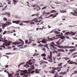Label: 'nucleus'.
Returning <instances> with one entry per match:
<instances>
[{
    "mask_svg": "<svg viewBox=\"0 0 77 77\" xmlns=\"http://www.w3.org/2000/svg\"><path fill=\"white\" fill-rule=\"evenodd\" d=\"M63 64V63H62L59 64L58 65V66H62V65Z\"/></svg>",
    "mask_w": 77,
    "mask_h": 77,
    "instance_id": "c03bdc74",
    "label": "nucleus"
},
{
    "mask_svg": "<svg viewBox=\"0 0 77 77\" xmlns=\"http://www.w3.org/2000/svg\"><path fill=\"white\" fill-rule=\"evenodd\" d=\"M65 39V36H63L61 37V39L63 40V39Z\"/></svg>",
    "mask_w": 77,
    "mask_h": 77,
    "instance_id": "6e6d98bb",
    "label": "nucleus"
},
{
    "mask_svg": "<svg viewBox=\"0 0 77 77\" xmlns=\"http://www.w3.org/2000/svg\"><path fill=\"white\" fill-rule=\"evenodd\" d=\"M7 7H8V5H6L5 7L2 9V11H5V10H6V8H7Z\"/></svg>",
    "mask_w": 77,
    "mask_h": 77,
    "instance_id": "72a5a7b5",
    "label": "nucleus"
},
{
    "mask_svg": "<svg viewBox=\"0 0 77 77\" xmlns=\"http://www.w3.org/2000/svg\"><path fill=\"white\" fill-rule=\"evenodd\" d=\"M29 42H28L27 44H29L30 43H32V41H33V38L32 37L30 36L29 38Z\"/></svg>",
    "mask_w": 77,
    "mask_h": 77,
    "instance_id": "ddd939ff",
    "label": "nucleus"
},
{
    "mask_svg": "<svg viewBox=\"0 0 77 77\" xmlns=\"http://www.w3.org/2000/svg\"><path fill=\"white\" fill-rule=\"evenodd\" d=\"M55 53H58V52H57V51H55V52L54 51L52 52V53H53V54H54Z\"/></svg>",
    "mask_w": 77,
    "mask_h": 77,
    "instance_id": "8fccbe9b",
    "label": "nucleus"
},
{
    "mask_svg": "<svg viewBox=\"0 0 77 77\" xmlns=\"http://www.w3.org/2000/svg\"><path fill=\"white\" fill-rule=\"evenodd\" d=\"M31 67V69L32 70H33L34 69H35V67H34V66L33 65H32L31 66H30Z\"/></svg>",
    "mask_w": 77,
    "mask_h": 77,
    "instance_id": "58836bf2",
    "label": "nucleus"
},
{
    "mask_svg": "<svg viewBox=\"0 0 77 77\" xmlns=\"http://www.w3.org/2000/svg\"><path fill=\"white\" fill-rule=\"evenodd\" d=\"M43 60H47V59L46 58H45V57H44L43 58Z\"/></svg>",
    "mask_w": 77,
    "mask_h": 77,
    "instance_id": "3c124183",
    "label": "nucleus"
},
{
    "mask_svg": "<svg viewBox=\"0 0 77 77\" xmlns=\"http://www.w3.org/2000/svg\"><path fill=\"white\" fill-rule=\"evenodd\" d=\"M36 20H37V18H34L33 20H32L34 22H35V23H38V21Z\"/></svg>",
    "mask_w": 77,
    "mask_h": 77,
    "instance_id": "2f4dec72",
    "label": "nucleus"
},
{
    "mask_svg": "<svg viewBox=\"0 0 77 77\" xmlns=\"http://www.w3.org/2000/svg\"><path fill=\"white\" fill-rule=\"evenodd\" d=\"M24 63H25L24 62H22L21 63H20V64H19V65L18 66V68H20V66L21 65H24Z\"/></svg>",
    "mask_w": 77,
    "mask_h": 77,
    "instance_id": "c756f323",
    "label": "nucleus"
},
{
    "mask_svg": "<svg viewBox=\"0 0 77 77\" xmlns=\"http://www.w3.org/2000/svg\"><path fill=\"white\" fill-rule=\"evenodd\" d=\"M58 48H63L64 49H66V48H74V49H75V47H74V46H58Z\"/></svg>",
    "mask_w": 77,
    "mask_h": 77,
    "instance_id": "39448f33",
    "label": "nucleus"
},
{
    "mask_svg": "<svg viewBox=\"0 0 77 77\" xmlns=\"http://www.w3.org/2000/svg\"><path fill=\"white\" fill-rule=\"evenodd\" d=\"M52 52H50V56H48V57H47V59L49 62H52L53 60H52Z\"/></svg>",
    "mask_w": 77,
    "mask_h": 77,
    "instance_id": "0eeeda50",
    "label": "nucleus"
},
{
    "mask_svg": "<svg viewBox=\"0 0 77 77\" xmlns=\"http://www.w3.org/2000/svg\"><path fill=\"white\" fill-rule=\"evenodd\" d=\"M73 39H76V40H77V38L75 37H73Z\"/></svg>",
    "mask_w": 77,
    "mask_h": 77,
    "instance_id": "338daca9",
    "label": "nucleus"
},
{
    "mask_svg": "<svg viewBox=\"0 0 77 77\" xmlns=\"http://www.w3.org/2000/svg\"><path fill=\"white\" fill-rule=\"evenodd\" d=\"M25 44H27L28 43V42H29V40H26L25 41Z\"/></svg>",
    "mask_w": 77,
    "mask_h": 77,
    "instance_id": "09e8293b",
    "label": "nucleus"
},
{
    "mask_svg": "<svg viewBox=\"0 0 77 77\" xmlns=\"http://www.w3.org/2000/svg\"><path fill=\"white\" fill-rule=\"evenodd\" d=\"M46 67H47V65H45V64H44L43 65L42 68H46Z\"/></svg>",
    "mask_w": 77,
    "mask_h": 77,
    "instance_id": "4c0bfd02",
    "label": "nucleus"
},
{
    "mask_svg": "<svg viewBox=\"0 0 77 77\" xmlns=\"http://www.w3.org/2000/svg\"><path fill=\"white\" fill-rule=\"evenodd\" d=\"M2 36L3 35H0V39H0V42H2H2L5 43L3 44L2 45H0V47H3V48H6L5 47L10 45L12 43V42L10 41H8V40H6V37H5L4 39L3 38H2Z\"/></svg>",
    "mask_w": 77,
    "mask_h": 77,
    "instance_id": "f257e3e1",
    "label": "nucleus"
},
{
    "mask_svg": "<svg viewBox=\"0 0 77 77\" xmlns=\"http://www.w3.org/2000/svg\"><path fill=\"white\" fill-rule=\"evenodd\" d=\"M6 33H7V31H5L3 33V35H5V34H6Z\"/></svg>",
    "mask_w": 77,
    "mask_h": 77,
    "instance_id": "603ef678",
    "label": "nucleus"
},
{
    "mask_svg": "<svg viewBox=\"0 0 77 77\" xmlns=\"http://www.w3.org/2000/svg\"><path fill=\"white\" fill-rule=\"evenodd\" d=\"M62 49H60L58 50V51H62Z\"/></svg>",
    "mask_w": 77,
    "mask_h": 77,
    "instance_id": "69168bd1",
    "label": "nucleus"
},
{
    "mask_svg": "<svg viewBox=\"0 0 77 77\" xmlns=\"http://www.w3.org/2000/svg\"><path fill=\"white\" fill-rule=\"evenodd\" d=\"M9 66L8 65H6L5 66V68H8Z\"/></svg>",
    "mask_w": 77,
    "mask_h": 77,
    "instance_id": "774afa93",
    "label": "nucleus"
},
{
    "mask_svg": "<svg viewBox=\"0 0 77 77\" xmlns=\"http://www.w3.org/2000/svg\"><path fill=\"white\" fill-rule=\"evenodd\" d=\"M66 72H60L59 73L60 75H65V74H66Z\"/></svg>",
    "mask_w": 77,
    "mask_h": 77,
    "instance_id": "412c9836",
    "label": "nucleus"
},
{
    "mask_svg": "<svg viewBox=\"0 0 77 77\" xmlns=\"http://www.w3.org/2000/svg\"><path fill=\"white\" fill-rule=\"evenodd\" d=\"M38 15H39V13H37V14H32V17H33L34 16H38Z\"/></svg>",
    "mask_w": 77,
    "mask_h": 77,
    "instance_id": "f704fd0d",
    "label": "nucleus"
},
{
    "mask_svg": "<svg viewBox=\"0 0 77 77\" xmlns=\"http://www.w3.org/2000/svg\"><path fill=\"white\" fill-rule=\"evenodd\" d=\"M47 41H48V40L46 39H42V41H41V42L42 43H43V44H47Z\"/></svg>",
    "mask_w": 77,
    "mask_h": 77,
    "instance_id": "f3484780",
    "label": "nucleus"
},
{
    "mask_svg": "<svg viewBox=\"0 0 77 77\" xmlns=\"http://www.w3.org/2000/svg\"><path fill=\"white\" fill-rule=\"evenodd\" d=\"M7 2H8V3L10 5L11 3V2H10V1H9V0H7Z\"/></svg>",
    "mask_w": 77,
    "mask_h": 77,
    "instance_id": "13d9d810",
    "label": "nucleus"
},
{
    "mask_svg": "<svg viewBox=\"0 0 77 77\" xmlns=\"http://www.w3.org/2000/svg\"><path fill=\"white\" fill-rule=\"evenodd\" d=\"M14 32H16V31H15V30H13V32H10V33H14Z\"/></svg>",
    "mask_w": 77,
    "mask_h": 77,
    "instance_id": "49530a36",
    "label": "nucleus"
},
{
    "mask_svg": "<svg viewBox=\"0 0 77 77\" xmlns=\"http://www.w3.org/2000/svg\"><path fill=\"white\" fill-rule=\"evenodd\" d=\"M21 72H22L20 73V75L23 76V75H24L25 77H27L28 76V74H33L35 72V71L34 70L32 71L31 72H28L27 70L25 69L24 70H21Z\"/></svg>",
    "mask_w": 77,
    "mask_h": 77,
    "instance_id": "f03ea898",
    "label": "nucleus"
},
{
    "mask_svg": "<svg viewBox=\"0 0 77 77\" xmlns=\"http://www.w3.org/2000/svg\"><path fill=\"white\" fill-rule=\"evenodd\" d=\"M35 63V59H32V60H29V61H27L26 62V63L28 64V65H32L33 63Z\"/></svg>",
    "mask_w": 77,
    "mask_h": 77,
    "instance_id": "423d86ee",
    "label": "nucleus"
},
{
    "mask_svg": "<svg viewBox=\"0 0 77 77\" xmlns=\"http://www.w3.org/2000/svg\"><path fill=\"white\" fill-rule=\"evenodd\" d=\"M15 73H10L9 75H8L9 77H14V75H13V74H14Z\"/></svg>",
    "mask_w": 77,
    "mask_h": 77,
    "instance_id": "aec40b11",
    "label": "nucleus"
},
{
    "mask_svg": "<svg viewBox=\"0 0 77 77\" xmlns=\"http://www.w3.org/2000/svg\"><path fill=\"white\" fill-rule=\"evenodd\" d=\"M40 65H42V64H44V63H46L47 64H48V62L45 61H40Z\"/></svg>",
    "mask_w": 77,
    "mask_h": 77,
    "instance_id": "2eb2a0df",
    "label": "nucleus"
},
{
    "mask_svg": "<svg viewBox=\"0 0 77 77\" xmlns=\"http://www.w3.org/2000/svg\"><path fill=\"white\" fill-rule=\"evenodd\" d=\"M7 26H10L11 24H12V23L11 22H9L8 21H7L6 22Z\"/></svg>",
    "mask_w": 77,
    "mask_h": 77,
    "instance_id": "4be33fe9",
    "label": "nucleus"
},
{
    "mask_svg": "<svg viewBox=\"0 0 77 77\" xmlns=\"http://www.w3.org/2000/svg\"><path fill=\"white\" fill-rule=\"evenodd\" d=\"M48 44H46V45H44V47H46L47 46H48Z\"/></svg>",
    "mask_w": 77,
    "mask_h": 77,
    "instance_id": "0e129e2a",
    "label": "nucleus"
},
{
    "mask_svg": "<svg viewBox=\"0 0 77 77\" xmlns=\"http://www.w3.org/2000/svg\"><path fill=\"white\" fill-rule=\"evenodd\" d=\"M1 15H7V13H4V14H1Z\"/></svg>",
    "mask_w": 77,
    "mask_h": 77,
    "instance_id": "4d7b16f0",
    "label": "nucleus"
},
{
    "mask_svg": "<svg viewBox=\"0 0 77 77\" xmlns=\"http://www.w3.org/2000/svg\"><path fill=\"white\" fill-rule=\"evenodd\" d=\"M42 29H43H43H46V27H45L44 28V26H42Z\"/></svg>",
    "mask_w": 77,
    "mask_h": 77,
    "instance_id": "e2e57ef3",
    "label": "nucleus"
},
{
    "mask_svg": "<svg viewBox=\"0 0 77 77\" xmlns=\"http://www.w3.org/2000/svg\"><path fill=\"white\" fill-rule=\"evenodd\" d=\"M16 75H20V74L19 73H17V74H15L14 75V77H17L18 76Z\"/></svg>",
    "mask_w": 77,
    "mask_h": 77,
    "instance_id": "79ce46f5",
    "label": "nucleus"
},
{
    "mask_svg": "<svg viewBox=\"0 0 77 77\" xmlns=\"http://www.w3.org/2000/svg\"><path fill=\"white\" fill-rule=\"evenodd\" d=\"M27 71L28 72H29V71H32V69L31 68H29Z\"/></svg>",
    "mask_w": 77,
    "mask_h": 77,
    "instance_id": "864d4df0",
    "label": "nucleus"
},
{
    "mask_svg": "<svg viewBox=\"0 0 77 77\" xmlns=\"http://www.w3.org/2000/svg\"><path fill=\"white\" fill-rule=\"evenodd\" d=\"M19 41H20L21 42H15L13 43V44L15 45H18V44H22L20 45H18L17 47H21L24 44V42L23 41V40L21 39H19L18 40Z\"/></svg>",
    "mask_w": 77,
    "mask_h": 77,
    "instance_id": "20e7f679",
    "label": "nucleus"
},
{
    "mask_svg": "<svg viewBox=\"0 0 77 77\" xmlns=\"http://www.w3.org/2000/svg\"><path fill=\"white\" fill-rule=\"evenodd\" d=\"M35 71V72L36 74H38V73H39V72L38 71V69H36Z\"/></svg>",
    "mask_w": 77,
    "mask_h": 77,
    "instance_id": "e433bc0d",
    "label": "nucleus"
},
{
    "mask_svg": "<svg viewBox=\"0 0 77 77\" xmlns=\"http://www.w3.org/2000/svg\"><path fill=\"white\" fill-rule=\"evenodd\" d=\"M3 20L5 21H6L8 20V19H7V18H6V17H4L3 18Z\"/></svg>",
    "mask_w": 77,
    "mask_h": 77,
    "instance_id": "a18cd8bd",
    "label": "nucleus"
},
{
    "mask_svg": "<svg viewBox=\"0 0 77 77\" xmlns=\"http://www.w3.org/2000/svg\"><path fill=\"white\" fill-rule=\"evenodd\" d=\"M71 60H69L67 62L68 64H75V65H77V63L76 62H72V61H71Z\"/></svg>",
    "mask_w": 77,
    "mask_h": 77,
    "instance_id": "f8f14e48",
    "label": "nucleus"
},
{
    "mask_svg": "<svg viewBox=\"0 0 77 77\" xmlns=\"http://www.w3.org/2000/svg\"><path fill=\"white\" fill-rule=\"evenodd\" d=\"M63 59H65V60H69V58L66 57H64L63 58Z\"/></svg>",
    "mask_w": 77,
    "mask_h": 77,
    "instance_id": "393cba45",
    "label": "nucleus"
},
{
    "mask_svg": "<svg viewBox=\"0 0 77 77\" xmlns=\"http://www.w3.org/2000/svg\"><path fill=\"white\" fill-rule=\"evenodd\" d=\"M36 9L37 11H39L40 10V7L39 6H37L36 7Z\"/></svg>",
    "mask_w": 77,
    "mask_h": 77,
    "instance_id": "b1692460",
    "label": "nucleus"
},
{
    "mask_svg": "<svg viewBox=\"0 0 77 77\" xmlns=\"http://www.w3.org/2000/svg\"><path fill=\"white\" fill-rule=\"evenodd\" d=\"M54 33L56 34H60V32H58L57 31H55L54 32Z\"/></svg>",
    "mask_w": 77,
    "mask_h": 77,
    "instance_id": "473e14b6",
    "label": "nucleus"
},
{
    "mask_svg": "<svg viewBox=\"0 0 77 77\" xmlns=\"http://www.w3.org/2000/svg\"><path fill=\"white\" fill-rule=\"evenodd\" d=\"M53 15H54L53 14H51L48 17H46L45 18H50V17H53Z\"/></svg>",
    "mask_w": 77,
    "mask_h": 77,
    "instance_id": "ea45409f",
    "label": "nucleus"
},
{
    "mask_svg": "<svg viewBox=\"0 0 77 77\" xmlns=\"http://www.w3.org/2000/svg\"><path fill=\"white\" fill-rule=\"evenodd\" d=\"M42 50H43V51H44L45 52V51L46 50V49H45V48H42Z\"/></svg>",
    "mask_w": 77,
    "mask_h": 77,
    "instance_id": "37998d69",
    "label": "nucleus"
},
{
    "mask_svg": "<svg viewBox=\"0 0 77 77\" xmlns=\"http://www.w3.org/2000/svg\"><path fill=\"white\" fill-rule=\"evenodd\" d=\"M50 45L52 47L53 50H56L57 49V47H56V46H54V42H52L50 44Z\"/></svg>",
    "mask_w": 77,
    "mask_h": 77,
    "instance_id": "9d476101",
    "label": "nucleus"
},
{
    "mask_svg": "<svg viewBox=\"0 0 77 77\" xmlns=\"http://www.w3.org/2000/svg\"><path fill=\"white\" fill-rule=\"evenodd\" d=\"M4 72H6V73H7V74L8 75V76H9V74H10V73H9V72H8L7 70H5Z\"/></svg>",
    "mask_w": 77,
    "mask_h": 77,
    "instance_id": "c9c22d12",
    "label": "nucleus"
},
{
    "mask_svg": "<svg viewBox=\"0 0 77 77\" xmlns=\"http://www.w3.org/2000/svg\"><path fill=\"white\" fill-rule=\"evenodd\" d=\"M46 56H47V55H46V54H45V53L42 54L41 55V56H42V57H45Z\"/></svg>",
    "mask_w": 77,
    "mask_h": 77,
    "instance_id": "7c9ffc66",
    "label": "nucleus"
},
{
    "mask_svg": "<svg viewBox=\"0 0 77 77\" xmlns=\"http://www.w3.org/2000/svg\"><path fill=\"white\" fill-rule=\"evenodd\" d=\"M54 12H57L56 10H52L51 11V13H54Z\"/></svg>",
    "mask_w": 77,
    "mask_h": 77,
    "instance_id": "a19ab883",
    "label": "nucleus"
},
{
    "mask_svg": "<svg viewBox=\"0 0 77 77\" xmlns=\"http://www.w3.org/2000/svg\"><path fill=\"white\" fill-rule=\"evenodd\" d=\"M65 34L67 35H71V34H71V35L72 36V35H75L76 34V33L74 32H73L72 31L70 32H66Z\"/></svg>",
    "mask_w": 77,
    "mask_h": 77,
    "instance_id": "1a4fd4ad",
    "label": "nucleus"
},
{
    "mask_svg": "<svg viewBox=\"0 0 77 77\" xmlns=\"http://www.w3.org/2000/svg\"><path fill=\"white\" fill-rule=\"evenodd\" d=\"M7 25V24L6 23V22L5 23H3L2 24V26L4 27H6Z\"/></svg>",
    "mask_w": 77,
    "mask_h": 77,
    "instance_id": "c85d7f7f",
    "label": "nucleus"
},
{
    "mask_svg": "<svg viewBox=\"0 0 77 77\" xmlns=\"http://www.w3.org/2000/svg\"><path fill=\"white\" fill-rule=\"evenodd\" d=\"M63 42H64V40L60 39L58 40V41L56 42V44H57V45H60V44H62Z\"/></svg>",
    "mask_w": 77,
    "mask_h": 77,
    "instance_id": "9b49d317",
    "label": "nucleus"
},
{
    "mask_svg": "<svg viewBox=\"0 0 77 77\" xmlns=\"http://www.w3.org/2000/svg\"><path fill=\"white\" fill-rule=\"evenodd\" d=\"M60 53H58V54L57 55V60H60V59H61V57L60 56Z\"/></svg>",
    "mask_w": 77,
    "mask_h": 77,
    "instance_id": "dca6fc26",
    "label": "nucleus"
},
{
    "mask_svg": "<svg viewBox=\"0 0 77 77\" xmlns=\"http://www.w3.org/2000/svg\"><path fill=\"white\" fill-rule=\"evenodd\" d=\"M42 14L43 15H45V14H46V11L43 12Z\"/></svg>",
    "mask_w": 77,
    "mask_h": 77,
    "instance_id": "de8ad7c7",
    "label": "nucleus"
},
{
    "mask_svg": "<svg viewBox=\"0 0 77 77\" xmlns=\"http://www.w3.org/2000/svg\"><path fill=\"white\" fill-rule=\"evenodd\" d=\"M48 41H53V40L55 39V37H54L52 38H50L49 37H48Z\"/></svg>",
    "mask_w": 77,
    "mask_h": 77,
    "instance_id": "6ab92c4d",
    "label": "nucleus"
},
{
    "mask_svg": "<svg viewBox=\"0 0 77 77\" xmlns=\"http://www.w3.org/2000/svg\"><path fill=\"white\" fill-rule=\"evenodd\" d=\"M20 22H21V20H18L17 21H13V23H16L17 24H18V23H19Z\"/></svg>",
    "mask_w": 77,
    "mask_h": 77,
    "instance_id": "a211bd4d",
    "label": "nucleus"
},
{
    "mask_svg": "<svg viewBox=\"0 0 77 77\" xmlns=\"http://www.w3.org/2000/svg\"><path fill=\"white\" fill-rule=\"evenodd\" d=\"M33 21V20L29 21V20L28 21H22V23H29L30 24H35V23H34Z\"/></svg>",
    "mask_w": 77,
    "mask_h": 77,
    "instance_id": "6e6552de",
    "label": "nucleus"
},
{
    "mask_svg": "<svg viewBox=\"0 0 77 77\" xmlns=\"http://www.w3.org/2000/svg\"><path fill=\"white\" fill-rule=\"evenodd\" d=\"M73 11L74 12V13L71 12V14H72L73 15H74V16H77V11L75 10H73Z\"/></svg>",
    "mask_w": 77,
    "mask_h": 77,
    "instance_id": "4468645a",
    "label": "nucleus"
},
{
    "mask_svg": "<svg viewBox=\"0 0 77 77\" xmlns=\"http://www.w3.org/2000/svg\"><path fill=\"white\" fill-rule=\"evenodd\" d=\"M69 51H70V52H72V51H76V48H75V49H70L69 50Z\"/></svg>",
    "mask_w": 77,
    "mask_h": 77,
    "instance_id": "bb28decb",
    "label": "nucleus"
},
{
    "mask_svg": "<svg viewBox=\"0 0 77 77\" xmlns=\"http://www.w3.org/2000/svg\"><path fill=\"white\" fill-rule=\"evenodd\" d=\"M49 68H50V69H51V68L52 69H53L51 70V71H49V72L50 73H52V74H54V75H57V74H58V72H57L56 71V70H57L58 69H60V68H62V67H57V68H54V67H49Z\"/></svg>",
    "mask_w": 77,
    "mask_h": 77,
    "instance_id": "7ed1b4c3",
    "label": "nucleus"
},
{
    "mask_svg": "<svg viewBox=\"0 0 77 77\" xmlns=\"http://www.w3.org/2000/svg\"><path fill=\"white\" fill-rule=\"evenodd\" d=\"M6 14H7V17H11V14L10 13V12H6Z\"/></svg>",
    "mask_w": 77,
    "mask_h": 77,
    "instance_id": "a878e982",
    "label": "nucleus"
},
{
    "mask_svg": "<svg viewBox=\"0 0 77 77\" xmlns=\"http://www.w3.org/2000/svg\"><path fill=\"white\" fill-rule=\"evenodd\" d=\"M13 2L14 3V5H16V4H17V3L18 2V1H16L15 0H13Z\"/></svg>",
    "mask_w": 77,
    "mask_h": 77,
    "instance_id": "5701e85b",
    "label": "nucleus"
},
{
    "mask_svg": "<svg viewBox=\"0 0 77 77\" xmlns=\"http://www.w3.org/2000/svg\"><path fill=\"white\" fill-rule=\"evenodd\" d=\"M26 64L25 65L23 66L24 67H26V68H29V66L28 65L27 62H26Z\"/></svg>",
    "mask_w": 77,
    "mask_h": 77,
    "instance_id": "cd10ccee",
    "label": "nucleus"
},
{
    "mask_svg": "<svg viewBox=\"0 0 77 77\" xmlns=\"http://www.w3.org/2000/svg\"><path fill=\"white\" fill-rule=\"evenodd\" d=\"M54 3H55V4H60V3H59V2H54Z\"/></svg>",
    "mask_w": 77,
    "mask_h": 77,
    "instance_id": "bf43d9fd",
    "label": "nucleus"
},
{
    "mask_svg": "<svg viewBox=\"0 0 77 77\" xmlns=\"http://www.w3.org/2000/svg\"><path fill=\"white\" fill-rule=\"evenodd\" d=\"M53 60H54H54H56V58H55V57H53L52 58Z\"/></svg>",
    "mask_w": 77,
    "mask_h": 77,
    "instance_id": "052dcab7",
    "label": "nucleus"
},
{
    "mask_svg": "<svg viewBox=\"0 0 77 77\" xmlns=\"http://www.w3.org/2000/svg\"><path fill=\"white\" fill-rule=\"evenodd\" d=\"M37 53H35L33 55V56H36Z\"/></svg>",
    "mask_w": 77,
    "mask_h": 77,
    "instance_id": "680f3d73",
    "label": "nucleus"
},
{
    "mask_svg": "<svg viewBox=\"0 0 77 77\" xmlns=\"http://www.w3.org/2000/svg\"><path fill=\"white\" fill-rule=\"evenodd\" d=\"M46 8H47V7H44L42 8V10H43V9H46Z\"/></svg>",
    "mask_w": 77,
    "mask_h": 77,
    "instance_id": "5fc2aeb1",
    "label": "nucleus"
}]
</instances>
